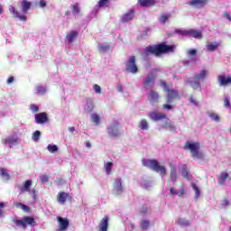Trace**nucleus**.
<instances>
[{
  "label": "nucleus",
  "instance_id": "39",
  "mask_svg": "<svg viewBox=\"0 0 231 231\" xmlns=\"http://www.w3.org/2000/svg\"><path fill=\"white\" fill-rule=\"evenodd\" d=\"M177 223L180 225V226H189L190 225V222L185 218H179Z\"/></svg>",
  "mask_w": 231,
  "mask_h": 231
},
{
  "label": "nucleus",
  "instance_id": "21",
  "mask_svg": "<svg viewBox=\"0 0 231 231\" xmlns=\"http://www.w3.org/2000/svg\"><path fill=\"white\" fill-rule=\"evenodd\" d=\"M134 19V10L131 9L128 13L123 14L121 17V23H129Z\"/></svg>",
  "mask_w": 231,
  "mask_h": 231
},
{
  "label": "nucleus",
  "instance_id": "31",
  "mask_svg": "<svg viewBox=\"0 0 231 231\" xmlns=\"http://www.w3.org/2000/svg\"><path fill=\"white\" fill-rule=\"evenodd\" d=\"M138 127L141 128L142 131H147L149 129V123L146 119H142L138 124Z\"/></svg>",
  "mask_w": 231,
  "mask_h": 231
},
{
  "label": "nucleus",
  "instance_id": "32",
  "mask_svg": "<svg viewBox=\"0 0 231 231\" xmlns=\"http://www.w3.org/2000/svg\"><path fill=\"white\" fill-rule=\"evenodd\" d=\"M111 50V46L108 44H99L98 45V51L99 53H107Z\"/></svg>",
  "mask_w": 231,
  "mask_h": 231
},
{
  "label": "nucleus",
  "instance_id": "53",
  "mask_svg": "<svg viewBox=\"0 0 231 231\" xmlns=\"http://www.w3.org/2000/svg\"><path fill=\"white\" fill-rule=\"evenodd\" d=\"M188 54L190 57H196V55L198 54V51H196V49H190L188 51Z\"/></svg>",
  "mask_w": 231,
  "mask_h": 231
},
{
  "label": "nucleus",
  "instance_id": "1",
  "mask_svg": "<svg viewBox=\"0 0 231 231\" xmlns=\"http://www.w3.org/2000/svg\"><path fill=\"white\" fill-rule=\"evenodd\" d=\"M176 50V45H169L167 42H162L157 45L147 46L143 52L144 57H149V55H155V57H162V55H167L169 53H174Z\"/></svg>",
  "mask_w": 231,
  "mask_h": 231
},
{
  "label": "nucleus",
  "instance_id": "48",
  "mask_svg": "<svg viewBox=\"0 0 231 231\" xmlns=\"http://www.w3.org/2000/svg\"><path fill=\"white\" fill-rule=\"evenodd\" d=\"M72 13L73 14H80V8L79 7V4L76 3L72 5Z\"/></svg>",
  "mask_w": 231,
  "mask_h": 231
},
{
  "label": "nucleus",
  "instance_id": "19",
  "mask_svg": "<svg viewBox=\"0 0 231 231\" xmlns=\"http://www.w3.org/2000/svg\"><path fill=\"white\" fill-rule=\"evenodd\" d=\"M109 228V217L105 216L99 222L98 231H107Z\"/></svg>",
  "mask_w": 231,
  "mask_h": 231
},
{
  "label": "nucleus",
  "instance_id": "14",
  "mask_svg": "<svg viewBox=\"0 0 231 231\" xmlns=\"http://www.w3.org/2000/svg\"><path fill=\"white\" fill-rule=\"evenodd\" d=\"M67 199H71V196H69V193L60 191L57 195V201L60 205H66V200Z\"/></svg>",
  "mask_w": 231,
  "mask_h": 231
},
{
  "label": "nucleus",
  "instance_id": "8",
  "mask_svg": "<svg viewBox=\"0 0 231 231\" xmlns=\"http://www.w3.org/2000/svg\"><path fill=\"white\" fill-rule=\"evenodd\" d=\"M156 84V75L153 72H149L146 78L143 79V86L144 89H152Z\"/></svg>",
  "mask_w": 231,
  "mask_h": 231
},
{
  "label": "nucleus",
  "instance_id": "9",
  "mask_svg": "<svg viewBox=\"0 0 231 231\" xmlns=\"http://www.w3.org/2000/svg\"><path fill=\"white\" fill-rule=\"evenodd\" d=\"M165 92L167 93V99H166L167 104H172L174 100H180V93L178 92V90L169 88Z\"/></svg>",
  "mask_w": 231,
  "mask_h": 231
},
{
  "label": "nucleus",
  "instance_id": "3",
  "mask_svg": "<svg viewBox=\"0 0 231 231\" xmlns=\"http://www.w3.org/2000/svg\"><path fill=\"white\" fill-rule=\"evenodd\" d=\"M142 163L143 167H147V169H151L155 172H160V175L163 178L167 175V170L164 166L160 165V162L156 160L152 159H143Z\"/></svg>",
  "mask_w": 231,
  "mask_h": 231
},
{
  "label": "nucleus",
  "instance_id": "52",
  "mask_svg": "<svg viewBox=\"0 0 231 231\" xmlns=\"http://www.w3.org/2000/svg\"><path fill=\"white\" fill-rule=\"evenodd\" d=\"M40 180L42 183H48V181H50V177L48 175H42Z\"/></svg>",
  "mask_w": 231,
  "mask_h": 231
},
{
  "label": "nucleus",
  "instance_id": "57",
  "mask_svg": "<svg viewBox=\"0 0 231 231\" xmlns=\"http://www.w3.org/2000/svg\"><path fill=\"white\" fill-rule=\"evenodd\" d=\"M177 196L179 198H181V196H185V188L183 186L180 189V190L177 191Z\"/></svg>",
  "mask_w": 231,
  "mask_h": 231
},
{
  "label": "nucleus",
  "instance_id": "26",
  "mask_svg": "<svg viewBox=\"0 0 231 231\" xmlns=\"http://www.w3.org/2000/svg\"><path fill=\"white\" fill-rule=\"evenodd\" d=\"M21 5L23 14H28V10L32 8V2H28L27 0H22Z\"/></svg>",
  "mask_w": 231,
  "mask_h": 231
},
{
  "label": "nucleus",
  "instance_id": "50",
  "mask_svg": "<svg viewBox=\"0 0 231 231\" xmlns=\"http://www.w3.org/2000/svg\"><path fill=\"white\" fill-rule=\"evenodd\" d=\"M175 32H177L178 35H189V31L187 30L176 29Z\"/></svg>",
  "mask_w": 231,
  "mask_h": 231
},
{
  "label": "nucleus",
  "instance_id": "15",
  "mask_svg": "<svg viewBox=\"0 0 231 231\" xmlns=\"http://www.w3.org/2000/svg\"><path fill=\"white\" fill-rule=\"evenodd\" d=\"M150 120H152L153 122H160V120H163L164 118H167V115L162 114L160 112H151L148 115Z\"/></svg>",
  "mask_w": 231,
  "mask_h": 231
},
{
  "label": "nucleus",
  "instance_id": "49",
  "mask_svg": "<svg viewBox=\"0 0 231 231\" xmlns=\"http://www.w3.org/2000/svg\"><path fill=\"white\" fill-rule=\"evenodd\" d=\"M108 3L109 0H99L97 5L99 8H104V6H106Z\"/></svg>",
  "mask_w": 231,
  "mask_h": 231
},
{
  "label": "nucleus",
  "instance_id": "36",
  "mask_svg": "<svg viewBox=\"0 0 231 231\" xmlns=\"http://www.w3.org/2000/svg\"><path fill=\"white\" fill-rule=\"evenodd\" d=\"M92 122H94V124L96 125H99L100 124V116H98V114H92L90 116Z\"/></svg>",
  "mask_w": 231,
  "mask_h": 231
},
{
  "label": "nucleus",
  "instance_id": "29",
  "mask_svg": "<svg viewBox=\"0 0 231 231\" xmlns=\"http://www.w3.org/2000/svg\"><path fill=\"white\" fill-rule=\"evenodd\" d=\"M32 180H26L23 183V187L21 188V191L22 192H30V189L32 188Z\"/></svg>",
  "mask_w": 231,
  "mask_h": 231
},
{
  "label": "nucleus",
  "instance_id": "42",
  "mask_svg": "<svg viewBox=\"0 0 231 231\" xmlns=\"http://www.w3.org/2000/svg\"><path fill=\"white\" fill-rule=\"evenodd\" d=\"M93 109H95V104H93V101L91 99H88V101L87 102V111H88V113H91Z\"/></svg>",
  "mask_w": 231,
  "mask_h": 231
},
{
  "label": "nucleus",
  "instance_id": "7",
  "mask_svg": "<svg viewBox=\"0 0 231 231\" xmlns=\"http://www.w3.org/2000/svg\"><path fill=\"white\" fill-rule=\"evenodd\" d=\"M125 69L128 73H133L134 75L138 73V65H136V57L130 56L127 63L125 64Z\"/></svg>",
  "mask_w": 231,
  "mask_h": 231
},
{
  "label": "nucleus",
  "instance_id": "16",
  "mask_svg": "<svg viewBox=\"0 0 231 231\" xmlns=\"http://www.w3.org/2000/svg\"><path fill=\"white\" fill-rule=\"evenodd\" d=\"M148 100L152 104H158L160 102V94L154 89H151L148 94Z\"/></svg>",
  "mask_w": 231,
  "mask_h": 231
},
{
  "label": "nucleus",
  "instance_id": "5",
  "mask_svg": "<svg viewBox=\"0 0 231 231\" xmlns=\"http://www.w3.org/2000/svg\"><path fill=\"white\" fill-rule=\"evenodd\" d=\"M207 75H208V70L207 69H202L199 74L195 75L193 82H191V88L193 89H201V84L199 81L205 80V79H207Z\"/></svg>",
  "mask_w": 231,
  "mask_h": 231
},
{
  "label": "nucleus",
  "instance_id": "55",
  "mask_svg": "<svg viewBox=\"0 0 231 231\" xmlns=\"http://www.w3.org/2000/svg\"><path fill=\"white\" fill-rule=\"evenodd\" d=\"M22 210H23V212H26L27 214H30V212H32V208L25 204H23V206L22 207Z\"/></svg>",
  "mask_w": 231,
  "mask_h": 231
},
{
  "label": "nucleus",
  "instance_id": "12",
  "mask_svg": "<svg viewBox=\"0 0 231 231\" xmlns=\"http://www.w3.org/2000/svg\"><path fill=\"white\" fill-rule=\"evenodd\" d=\"M34 120L36 124H46L50 119L48 118V114L46 112H42L34 116Z\"/></svg>",
  "mask_w": 231,
  "mask_h": 231
},
{
  "label": "nucleus",
  "instance_id": "11",
  "mask_svg": "<svg viewBox=\"0 0 231 231\" xmlns=\"http://www.w3.org/2000/svg\"><path fill=\"white\" fill-rule=\"evenodd\" d=\"M57 220H58V223H59V230L60 231L68 230V228L69 226V220L68 218L58 217Z\"/></svg>",
  "mask_w": 231,
  "mask_h": 231
},
{
  "label": "nucleus",
  "instance_id": "64",
  "mask_svg": "<svg viewBox=\"0 0 231 231\" xmlns=\"http://www.w3.org/2000/svg\"><path fill=\"white\" fill-rule=\"evenodd\" d=\"M15 81V78H14V76L9 77V79H7L6 83L7 84H13V82Z\"/></svg>",
  "mask_w": 231,
  "mask_h": 231
},
{
  "label": "nucleus",
  "instance_id": "17",
  "mask_svg": "<svg viewBox=\"0 0 231 231\" xmlns=\"http://www.w3.org/2000/svg\"><path fill=\"white\" fill-rule=\"evenodd\" d=\"M208 0H190L188 5L189 6H193L194 8H203L206 5H208Z\"/></svg>",
  "mask_w": 231,
  "mask_h": 231
},
{
  "label": "nucleus",
  "instance_id": "41",
  "mask_svg": "<svg viewBox=\"0 0 231 231\" xmlns=\"http://www.w3.org/2000/svg\"><path fill=\"white\" fill-rule=\"evenodd\" d=\"M208 116L211 120H214L215 122H219V120H221L219 116L214 112H208Z\"/></svg>",
  "mask_w": 231,
  "mask_h": 231
},
{
  "label": "nucleus",
  "instance_id": "18",
  "mask_svg": "<svg viewBox=\"0 0 231 231\" xmlns=\"http://www.w3.org/2000/svg\"><path fill=\"white\" fill-rule=\"evenodd\" d=\"M109 228V217L105 216L99 222L98 231H107Z\"/></svg>",
  "mask_w": 231,
  "mask_h": 231
},
{
  "label": "nucleus",
  "instance_id": "38",
  "mask_svg": "<svg viewBox=\"0 0 231 231\" xmlns=\"http://www.w3.org/2000/svg\"><path fill=\"white\" fill-rule=\"evenodd\" d=\"M112 168H113V162H106L105 164V171L106 172V174L109 176V174H111L112 172Z\"/></svg>",
  "mask_w": 231,
  "mask_h": 231
},
{
  "label": "nucleus",
  "instance_id": "63",
  "mask_svg": "<svg viewBox=\"0 0 231 231\" xmlns=\"http://www.w3.org/2000/svg\"><path fill=\"white\" fill-rule=\"evenodd\" d=\"M170 194L171 196H177L178 190H176L174 188H170Z\"/></svg>",
  "mask_w": 231,
  "mask_h": 231
},
{
  "label": "nucleus",
  "instance_id": "20",
  "mask_svg": "<svg viewBox=\"0 0 231 231\" xmlns=\"http://www.w3.org/2000/svg\"><path fill=\"white\" fill-rule=\"evenodd\" d=\"M17 142H19V137L17 135L2 139V143H4V145H14L17 143Z\"/></svg>",
  "mask_w": 231,
  "mask_h": 231
},
{
  "label": "nucleus",
  "instance_id": "59",
  "mask_svg": "<svg viewBox=\"0 0 231 231\" xmlns=\"http://www.w3.org/2000/svg\"><path fill=\"white\" fill-rule=\"evenodd\" d=\"M66 183V181L64 180V179H58L56 180V185H58V187H60V185H64Z\"/></svg>",
  "mask_w": 231,
  "mask_h": 231
},
{
  "label": "nucleus",
  "instance_id": "51",
  "mask_svg": "<svg viewBox=\"0 0 231 231\" xmlns=\"http://www.w3.org/2000/svg\"><path fill=\"white\" fill-rule=\"evenodd\" d=\"M30 109H31L32 113H38L39 106H37L35 104H32V105H30Z\"/></svg>",
  "mask_w": 231,
  "mask_h": 231
},
{
  "label": "nucleus",
  "instance_id": "44",
  "mask_svg": "<svg viewBox=\"0 0 231 231\" xmlns=\"http://www.w3.org/2000/svg\"><path fill=\"white\" fill-rule=\"evenodd\" d=\"M47 149L49 151V152H57V151H59V147L57 146V144H49L47 146Z\"/></svg>",
  "mask_w": 231,
  "mask_h": 231
},
{
  "label": "nucleus",
  "instance_id": "2",
  "mask_svg": "<svg viewBox=\"0 0 231 231\" xmlns=\"http://www.w3.org/2000/svg\"><path fill=\"white\" fill-rule=\"evenodd\" d=\"M183 149L185 151H189L194 160H202L204 157L203 152H200L201 143H199V142L187 141Z\"/></svg>",
  "mask_w": 231,
  "mask_h": 231
},
{
  "label": "nucleus",
  "instance_id": "23",
  "mask_svg": "<svg viewBox=\"0 0 231 231\" xmlns=\"http://www.w3.org/2000/svg\"><path fill=\"white\" fill-rule=\"evenodd\" d=\"M115 183L116 186L114 187V190L118 196H120V194L124 192V188L122 187V179H116Z\"/></svg>",
  "mask_w": 231,
  "mask_h": 231
},
{
  "label": "nucleus",
  "instance_id": "58",
  "mask_svg": "<svg viewBox=\"0 0 231 231\" xmlns=\"http://www.w3.org/2000/svg\"><path fill=\"white\" fill-rule=\"evenodd\" d=\"M224 107H230V99L228 97L224 98Z\"/></svg>",
  "mask_w": 231,
  "mask_h": 231
},
{
  "label": "nucleus",
  "instance_id": "40",
  "mask_svg": "<svg viewBox=\"0 0 231 231\" xmlns=\"http://www.w3.org/2000/svg\"><path fill=\"white\" fill-rule=\"evenodd\" d=\"M149 226H151V222H149V220H143L141 222L142 230H148Z\"/></svg>",
  "mask_w": 231,
  "mask_h": 231
},
{
  "label": "nucleus",
  "instance_id": "28",
  "mask_svg": "<svg viewBox=\"0 0 231 231\" xmlns=\"http://www.w3.org/2000/svg\"><path fill=\"white\" fill-rule=\"evenodd\" d=\"M0 176L3 178V180H5V181H9L11 178L6 168H0Z\"/></svg>",
  "mask_w": 231,
  "mask_h": 231
},
{
  "label": "nucleus",
  "instance_id": "25",
  "mask_svg": "<svg viewBox=\"0 0 231 231\" xmlns=\"http://www.w3.org/2000/svg\"><path fill=\"white\" fill-rule=\"evenodd\" d=\"M79 37V32L77 31H70L69 33L66 35V39L69 44H71L75 39Z\"/></svg>",
  "mask_w": 231,
  "mask_h": 231
},
{
  "label": "nucleus",
  "instance_id": "22",
  "mask_svg": "<svg viewBox=\"0 0 231 231\" xmlns=\"http://www.w3.org/2000/svg\"><path fill=\"white\" fill-rule=\"evenodd\" d=\"M138 5L143 6V8H149L151 6H154L156 5L155 0H138Z\"/></svg>",
  "mask_w": 231,
  "mask_h": 231
},
{
  "label": "nucleus",
  "instance_id": "54",
  "mask_svg": "<svg viewBox=\"0 0 231 231\" xmlns=\"http://www.w3.org/2000/svg\"><path fill=\"white\" fill-rule=\"evenodd\" d=\"M93 89H94V91H95L96 93H97V94L102 93V88H100V86H98V85H97V84H95V85L93 86Z\"/></svg>",
  "mask_w": 231,
  "mask_h": 231
},
{
  "label": "nucleus",
  "instance_id": "27",
  "mask_svg": "<svg viewBox=\"0 0 231 231\" xmlns=\"http://www.w3.org/2000/svg\"><path fill=\"white\" fill-rule=\"evenodd\" d=\"M226 179L231 180L230 175L226 171H223L220 173V176L218 178V183L220 185H225V181H226Z\"/></svg>",
  "mask_w": 231,
  "mask_h": 231
},
{
  "label": "nucleus",
  "instance_id": "56",
  "mask_svg": "<svg viewBox=\"0 0 231 231\" xmlns=\"http://www.w3.org/2000/svg\"><path fill=\"white\" fill-rule=\"evenodd\" d=\"M189 103L193 104V106H199V103L196 100V98H194V97H189Z\"/></svg>",
  "mask_w": 231,
  "mask_h": 231
},
{
  "label": "nucleus",
  "instance_id": "46",
  "mask_svg": "<svg viewBox=\"0 0 231 231\" xmlns=\"http://www.w3.org/2000/svg\"><path fill=\"white\" fill-rule=\"evenodd\" d=\"M191 187L195 192V198H197V199L199 198V194H200L199 188H198V186L194 183L191 184Z\"/></svg>",
  "mask_w": 231,
  "mask_h": 231
},
{
  "label": "nucleus",
  "instance_id": "4",
  "mask_svg": "<svg viewBox=\"0 0 231 231\" xmlns=\"http://www.w3.org/2000/svg\"><path fill=\"white\" fill-rule=\"evenodd\" d=\"M16 226H21L22 228H26L28 225L30 226H37V222L33 217H23V219H13Z\"/></svg>",
  "mask_w": 231,
  "mask_h": 231
},
{
  "label": "nucleus",
  "instance_id": "62",
  "mask_svg": "<svg viewBox=\"0 0 231 231\" xmlns=\"http://www.w3.org/2000/svg\"><path fill=\"white\" fill-rule=\"evenodd\" d=\"M221 207H228V205H230V201H228V199H225L222 202H221Z\"/></svg>",
  "mask_w": 231,
  "mask_h": 231
},
{
  "label": "nucleus",
  "instance_id": "47",
  "mask_svg": "<svg viewBox=\"0 0 231 231\" xmlns=\"http://www.w3.org/2000/svg\"><path fill=\"white\" fill-rule=\"evenodd\" d=\"M38 95H44L46 93V87L39 86L36 88Z\"/></svg>",
  "mask_w": 231,
  "mask_h": 231
},
{
  "label": "nucleus",
  "instance_id": "13",
  "mask_svg": "<svg viewBox=\"0 0 231 231\" xmlns=\"http://www.w3.org/2000/svg\"><path fill=\"white\" fill-rule=\"evenodd\" d=\"M217 81H218L219 86H223V87L230 86L231 85V76L228 75L226 77V75H219L217 77Z\"/></svg>",
  "mask_w": 231,
  "mask_h": 231
},
{
  "label": "nucleus",
  "instance_id": "43",
  "mask_svg": "<svg viewBox=\"0 0 231 231\" xmlns=\"http://www.w3.org/2000/svg\"><path fill=\"white\" fill-rule=\"evenodd\" d=\"M32 140L33 142H39V140L41 139V131L36 130L33 134H32Z\"/></svg>",
  "mask_w": 231,
  "mask_h": 231
},
{
  "label": "nucleus",
  "instance_id": "34",
  "mask_svg": "<svg viewBox=\"0 0 231 231\" xmlns=\"http://www.w3.org/2000/svg\"><path fill=\"white\" fill-rule=\"evenodd\" d=\"M170 178H171V181H176V180L178 179V175H177V171H176V167H172L171 169V172H170Z\"/></svg>",
  "mask_w": 231,
  "mask_h": 231
},
{
  "label": "nucleus",
  "instance_id": "37",
  "mask_svg": "<svg viewBox=\"0 0 231 231\" xmlns=\"http://www.w3.org/2000/svg\"><path fill=\"white\" fill-rule=\"evenodd\" d=\"M160 86H162L163 88L164 91H167V90L172 88V83L167 84V82H165L163 80L160 81Z\"/></svg>",
  "mask_w": 231,
  "mask_h": 231
},
{
  "label": "nucleus",
  "instance_id": "10",
  "mask_svg": "<svg viewBox=\"0 0 231 231\" xmlns=\"http://www.w3.org/2000/svg\"><path fill=\"white\" fill-rule=\"evenodd\" d=\"M9 12L10 14H12L14 19H19V21H23V23L28 20V16L21 14V13L17 11V8H15L14 6L11 5L9 7Z\"/></svg>",
  "mask_w": 231,
  "mask_h": 231
},
{
  "label": "nucleus",
  "instance_id": "61",
  "mask_svg": "<svg viewBox=\"0 0 231 231\" xmlns=\"http://www.w3.org/2000/svg\"><path fill=\"white\" fill-rule=\"evenodd\" d=\"M149 212V208L145 206L141 207V214H147Z\"/></svg>",
  "mask_w": 231,
  "mask_h": 231
},
{
  "label": "nucleus",
  "instance_id": "33",
  "mask_svg": "<svg viewBox=\"0 0 231 231\" xmlns=\"http://www.w3.org/2000/svg\"><path fill=\"white\" fill-rule=\"evenodd\" d=\"M162 127L164 129H170L171 131H174L176 129V126L171 123L170 119H166V121L163 123Z\"/></svg>",
  "mask_w": 231,
  "mask_h": 231
},
{
  "label": "nucleus",
  "instance_id": "30",
  "mask_svg": "<svg viewBox=\"0 0 231 231\" xmlns=\"http://www.w3.org/2000/svg\"><path fill=\"white\" fill-rule=\"evenodd\" d=\"M219 44L217 42H209L207 44V50L208 51H216V50H217V48H219Z\"/></svg>",
  "mask_w": 231,
  "mask_h": 231
},
{
  "label": "nucleus",
  "instance_id": "6",
  "mask_svg": "<svg viewBox=\"0 0 231 231\" xmlns=\"http://www.w3.org/2000/svg\"><path fill=\"white\" fill-rule=\"evenodd\" d=\"M118 127H120V122L116 120L113 121L110 125L106 126L108 136L110 138H118V136H120V130Z\"/></svg>",
  "mask_w": 231,
  "mask_h": 231
},
{
  "label": "nucleus",
  "instance_id": "24",
  "mask_svg": "<svg viewBox=\"0 0 231 231\" xmlns=\"http://www.w3.org/2000/svg\"><path fill=\"white\" fill-rule=\"evenodd\" d=\"M188 35H189V37H193L194 39H203V32L194 29L189 30Z\"/></svg>",
  "mask_w": 231,
  "mask_h": 231
},
{
  "label": "nucleus",
  "instance_id": "45",
  "mask_svg": "<svg viewBox=\"0 0 231 231\" xmlns=\"http://www.w3.org/2000/svg\"><path fill=\"white\" fill-rule=\"evenodd\" d=\"M169 19H171V14H162L160 17V21H161V23H162V24H165V23H167V21H169Z\"/></svg>",
  "mask_w": 231,
  "mask_h": 231
},
{
  "label": "nucleus",
  "instance_id": "60",
  "mask_svg": "<svg viewBox=\"0 0 231 231\" xmlns=\"http://www.w3.org/2000/svg\"><path fill=\"white\" fill-rule=\"evenodd\" d=\"M169 104L170 103L162 105V109H167V111L172 110V105H169Z\"/></svg>",
  "mask_w": 231,
  "mask_h": 231
},
{
  "label": "nucleus",
  "instance_id": "35",
  "mask_svg": "<svg viewBox=\"0 0 231 231\" xmlns=\"http://www.w3.org/2000/svg\"><path fill=\"white\" fill-rule=\"evenodd\" d=\"M181 174H182L183 178H185L186 180H190L189 178V168H187V164L182 165Z\"/></svg>",
  "mask_w": 231,
  "mask_h": 231
}]
</instances>
